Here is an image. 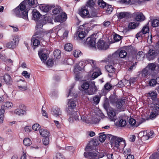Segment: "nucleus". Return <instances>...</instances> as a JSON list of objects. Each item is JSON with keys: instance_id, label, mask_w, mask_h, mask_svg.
Returning <instances> with one entry per match:
<instances>
[{"instance_id": "f257e3e1", "label": "nucleus", "mask_w": 159, "mask_h": 159, "mask_svg": "<svg viewBox=\"0 0 159 159\" xmlns=\"http://www.w3.org/2000/svg\"><path fill=\"white\" fill-rule=\"evenodd\" d=\"M26 0L22 2L18 7L13 10V11L16 16L27 20L28 11L26 10Z\"/></svg>"}, {"instance_id": "4be33fe9", "label": "nucleus", "mask_w": 159, "mask_h": 159, "mask_svg": "<svg viewBox=\"0 0 159 159\" xmlns=\"http://www.w3.org/2000/svg\"><path fill=\"white\" fill-rule=\"evenodd\" d=\"M108 114L111 121H114L115 120L116 112L115 110L113 109H111L108 112Z\"/></svg>"}, {"instance_id": "69168bd1", "label": "nucleus", "mask_w": 159, "mask_h": 159, "mask_svg": "<svg viewBox=\"0 0 159 159\" xmlns=\"http://www.w3.org/2000/svg\"><path fill=\"white\" fill-rule=\"evenodd\" d=\"M5 109V108H4V106H1L0 109V116L4 117Z\"/></svg>"}, {"instance_id": "8fccbe9b", "label": "nucleus", "mask_w": 159, "mask_h": 159, "mask_svg": "<svg viewBox=\"0 0 159 159\" xmlns=\"http://www.w3.org/2000/svg\"><path fill=\"white\" fill-rule=\"evenodd\" d=\"M138 25V24H136L134 22H131L129 24L128 27L129 28L131 29H134L136 28Z\"/></svg>"}, {"instance_id": "3c124183", "label": "nucleus", "mask_w": 159, "mask_h": 159, "mask_svg": "<svg viewBox=\"0 0 159 159\" xmlns=\"http://www.w3.org/2000/svg\"><path fill=\"white\" fill-rule=\"evenodd\" d=\"M90 86L89 83L87 82H85L81 85L82 88L84 90H87Z\"/></svg>"}, {"instance_id": "412c9836", "label": "nucleus", "mask_w": 159, "mask_h": 159, "mask_svg": "<svg viewBox=\"0 0 159 159\" xmlns=\"http://www.w3.org/2000/svg\"><path fill=\"white\" fill-rule=\"evenodd\" d=\"M89 14V11L86 7L81 8L80 11L79 12L80 15L83 18L88 17Z\"/></svg>"}, {"instance_id": "e433bc0d", "label": "nucleus", "mask_w": 159, "mask_h": 159, "mask_svg": "<svg viewBox=\"0 0 159 159\" xmlns=\"http://www.w3.org/2000/svg\"><path fill=\"white\" fill-rule=\"evenodd\" d=\"M100 98L98 96H94L92 100V102L95 104H98L100 101Z\"/></svg>"}, {"instance_id": "bf43d9fd", "label": "nucleus", "mask_w": 159, "mask_h": 159, "mask_svg": "<svg viewBox=\"0 0 159 159\" xmlns=\"http://www.w3.org/2000/svg\"><path fill=\"white\" fill-rule=\"evenodd\" d=\"M81 52L79 50H76L75 51H74L73 53V55L74 57H79L80 56H81Z\"/></svg>"}, {"instance_id": "2eb2a0df", "label": "nucleus", "mask_w": 159, "mask_h": 159, "mask_svg": "<svg viewBox=\"0 0 159 159\" xmlns=\"http://www.w3.org/2000/svg\"><path fill=\"white\" fill-rule=\"evenodd\" d=\"M52 113L56 117L61 118L62 112L60 109L57 107H53L52 109Z\"/></svg>"}, {"instance_id": "dca6fc26", "label": "nucleus", "mask_w": 159, "mask_h": 159, "mask_svg": "<svg viewBox=\"0 0 159 159\" xmlns=\"http://www.w3.org/2000/svg\"><path fill=\"white\" fill-rule=\"evenodd\" d=\"M96 143L95 142L93 141H90L86 146L85 148V151H90L95 150L96 149L97 146Z\"/></svg>"}, {"instance_id": "20e7f679", "label": "nucleus", "mask_w": 159, "mask_h": 159, "mask_svg": "<svg viewBox=\"0 0 159 159\" xmlns=\"http://www.w3.org/2000/svg\"><path fill=\"white\" fill-rule=\"evenodd\" d=\"M54 29H52L48 30L45 32H36L35 35L33 37L37 39L40 41H44L46 38L45 36L48 35L50 36V34L54 31Z\"/></svg>"}, {"instance_id": "7ed1b4c3", "label": "nucleus", "mask_w": 159, "mask_h": 159, "mask_svg": "<svg viewBox=\"0 0 159 159\" xmlns=\"http://www.w3.org/2000/svg\"><path fill=\"white\" fill-rule=\"evenodd\" d=\"M19 41V38L17 35L12 36L10 39V42L7 43L6 46L9 48L14 49L18 45Z\"/></svg>"}, {"instance_id": "2f4dec72", "label": "nucleus", "mask_w": 159, "mask_h": 159, "mask_svg": "<svg viewBox=\"0 0 159 159\" xmlns=\"http://www.w3.org/2000/svg\"><path fill=\"white\" fill-rule=\"evenodd\" d=\"M31 41L33 42V45L34 46L37 47L40 44L41 41L33 37Z\"/></svg>"}, {"instance_id": "6ab92c4d", "label": "nucleus", "mask_w": 159, "mask_h": 159, "mask_svg": "<svg viewBox=\"0 0 159 159\" xmlns=\"http://www.w3.org/2000/svg\"><path fill=\"white\" fill-rule=\"evenodd\" d=\"M149 29L148 26H144L141 32L138 33L136 35V38H138L140 36H142L143 34H145L149 32Z\"/></svg>"}, {"instance_id": "f03ea898", "label": "nucleus", "mask_w": 159, "mask_h": 159, "mask_svg": "<svg viewBox=\"0 0 159 159\" xmlns=\"http://www.w3.org/2000/svg\"><path fill=\"white\" fill-rule=\"evenodd\" d=\"M111 138L110 143L114 149H122L125 146V142L122 138L111 135Z\"/></svg>"}, {"instance_id": "4468645a", "label": "nucleus", "mask_w": 159, "mask_h": 159, "mask_svg": "<svg viewBox=\"0 0 159 159\" xmlns=\"http://www.w3.org/2000/svg\"><path fill=\"white\" fill-rule=\"evenodd\" d=\"M133 16L134 20L138 21L141 22L145 19V16L142 13L134 12L133 13Z\"/></svg>"}, {"instance_id": "aec40b11", "label": "nucleus", "mask_w": 159, "mask_h": 159, "mask_svg": "<svg viewBox=\"0 0 159 159\" xmlns=\"http://www.w3.org/2000/svg\"><path fill=\"white\" fill-rule=\"evenodd\" d=\"M86 93L88 95H90L94 94L97 90V88L95 84H93L90 86L87 89Z\"/></svg>"}, {"instance_id": "9d476101", "label": "nucleus", "mask_w": 159, "mask_h": 159, "mask_svg": "<svg viewBox=\"0 0 159 159\" xmlns=\"http://www.w3.org/2000/svg\"><path fill=\"white\" fill-rule=\"evenodd\" d=\"M96 62H95V64L92 66L93 71L94 72L91 76L93 79L97 78L98 76L102 74L100 69L96 66Z\"/></svg>"}, {"instance_id": "603ef678", "label": "nucleus", "mask_w": 159, "mask_h": 159, "mask_svg": "<svg viewBox=\"0 0 159 159\" xmlns=\"http://www.w3.org/2000/svg\"><path fill=\"white\" fill-rule=\"evenodd\" d=\"M98 6L104 8L106 6V3L102 0H98Z\"/></svg>"}, {"instance_id": "cd10ccee", "label": "nucleus", "mask_w": 159, "mask_h": 159, "mask_svg": "<svg viewBox=\"0 0 159 159\" xmlns=\"http://www.w3.org/2000/svg\"><path fill=\"white\" fill-rule=\"evenodd\" d=\"M40 135L43 137H47L49 135V133L46 129H42L39 130Z\"/></svg>"}, {"instance_id": "9b49d317", "label": "nucleus", "mask_w": 159, "mask_h": 159, "mask_svg": "<svg viewBox=\"0 0 159 159\" xmlns=\"http://www.w3.org/2000/svg\"><path fill=\"white\" fill-rule=\"evenodd\" d=\"M67 16L65 13L61 12L55 18L54 21L55 22H62L66 20Z\"/></svg>"}, {"instance_id": "f8f14e48", "label": "nucleus", "mask_w": 159, "mask_h": 159, "mask_svg": "<svg viewBox=\"0 0 159 159\" xmlns=\"http://www.w3.org/2000/svg\"><path fill=\"white\" fill-rule=\"evenodd\" d=\"M95 38L94 37V35L88 37L87 39V43L91 48L93 50H95L96 48L95 46Z\"/></svg>"}, {"instance_id": "338daca9", "label": "nucleus", "mask_w": 159, "mask_h": 159, "mask_svg": "<svg viewBox=\"0 0 159 159\" xmlns=\"http://www.w3.org/2000/svg\"><path fill=\"white\" fill-rule=\"evenodd\" d=\"M113 10V8L111 5H108L107 6V12L109 14L111 13V12Z\"/></svg>"}, {"instance_id": "de8ad7c7", "label": "nucleus", "mask_w": 159, "mask_h": 159, "mask_svg": "<svg viewBox=\"0 0 159 159\" xmlns=\"http://www.w3.org/2000/svg\"><path fill=\"white\" fill-rule=\"evenodd\" d=\"M129 124L131 126L137 127L138 125L136 124V120L133 118H130L129 120Z\"/></svg>"}, {"instance_id": "7c9ffc66", "label": "nucleus", "mask_w": 159, "mask_h": 159, "mask_svg": "<svg viewBox=\"0 0 159 159\" xmlns=\"http://www.w3.org/2000/svg\"><path fill=\"white\" fill-rule=\"evenodd\" d=\"M144 57V54L142 51H139L136 55V58L139 61L142 60Z\"/></svg>"}, {"instance_id": "c03bdc74", "label": "nucleus", "mask_w": 159, "mask_h": 159, "mask_svg": "<svg viewBox=\"0 0 159 159\" xmlns=\"http://www.w3.org/2000/svg\"><path fill=\"white\" fill-rule=\"evenodd\" d=\"M148 53L150 56H155L157 54V51L153 49H149Z\"/></svg>"}, {"instance_id": "37998d69", "label": "nucleus", "mask_w": 159, "mask_h": 159, "mask_svg": "<svg viewBox=\"0 0 159 159\" xmlns=\"http://www.w3.org/2000/svg\"><path fill=\"white\" fill-rule=\"evenodd\" d=\"M110 102L113 104L116 103L118 100L117 98L115 95H111L109 98Z\"/></svg>"}, {"instance_id": "ddd939ff", "label": "nucleus", "mask_w": 159, "mask_h": 159, "mask_svg": "<svg viewBox=\"0 0 159 159\" xmlns=\"http://www.w3.org/2000/svg\"><path fill=\"white\" fill-rule=\"evenodd\" d=\"M68 105V110L67 111L68 113L70 114L71 111H74L73 109L76 106L75 102L73 99H69Z\"/></svg>"}, {"instance_id": "4c0bfd02", "label": "nucleus", "mask_w": 159, "mask_h": 159, "mask_svg": "<svg viewBox=\"0 0 159 159\" xmlns=\"http://www.w3.org/2000/svg\"><path fill=\"white\" fill-rule=\"evenodd\" d=\"M149 86L151 87H154L157 84V81L155 78H152L148 81Z\"/></svg>"}, {"instance_id": "b1692460", "label": "nucleus", "mask_w": 159, "mask_h": 159, "mask_svg": "<svg viewBox=\"0 0 159 159\" xmlns=\"http://www.w3.org/2000/svg\"><path fill=\"white\" fill-rule=\"evenodd\" d=\"M26 110L17 108L15 110L14 113L19 116H23L26 114Z\"/></svg>"}, {"instance_id": "473e14b6", "label": "nucleus", "mask_w": 159, "mask_h": 159, "mask_svg": "<svg viewBox=\"0 0 159 159\" xmlns=\"http://www.w3.org/2000/svg\"><path fill=\"white\" fill-rule=\"evenodd\" d=\"M118 51L113 53L111 56H110V59L112 61H114L115 60H118L119 58Z\"/></svg>"}, {"instance_id": "774afa93", "label": "nucleus", "mask_w": 159, "mask_h": 159, "mask_svg": "<svg viewBox=\"0 0 159 159\" xmlns=\"http://www.w3.org/2000/svg\"><path fill=\"white\" fill-rule=\"evenodd\" d=\"M85 36V33L83 31L80 32L78 35L79 37L81 39H83Z\"/></svg>"}, {"instance_id": "a211bd4d", "label": "nucleus", "mask_w": 159, "mask_h": 159, "mask_svg": "<svg viewBox=\"0 0 159 159\" xmlns=\"http://www.w3.org/2000/svg\"><path fill=\"white\" fill-rule=\"evenodd\" d=\"M5 82L8 85L11 84L12 83V80L10 75L8 74H5L2 77Z\"/></svg>"}, {"instance_id": "a18cd8bd", "label": "nucleus", "mask_w": 159, "mask_h": 159, "mask_svg": "<svg viewBox=\"0 0 159 159\" xmlns=\"http://www.w3.org/2000/svg\"><path fill=\"white\" fill-rule=\"evenodd\" d=\"M96 0H89L87 2V6L89 7H92L95 4Z\"/></svg>"}, {"instance_id": "1a4fd4ad", "label": "nucleus", "mask_w": 159, "mask_h": 159, "mask_svg": "<svg viewBox=\"0 0 159 159\" xmlns=\"http://www.w3.org/2000/svg\"><path fill=\"white\" fill-rule=\"evenodd\" d=\"M98 48L100 50H105L109 48L108 44L104 40L100 39L97 43Z\"/></svg>"}, {"instance_id": "c85d7f7f", "label": "nucleus", "mask_w": 159, "mask_h": 159, "mask_svg": "<svg viewBox=\"0 0 159 159\" xmlns=\"http://www.w3.org/2000/svg\"><path fill=\"white\" fill-rule=\"evenodd\" d=\"M42 52L41 51H39L38 55L41 61L44 62L46 60L48 57L46 54L42 53Z\"/></svg>"}, {"instance_id": "f3484780", "label": "nucleus", "mask_w": 159, "mask_h": 159, "mask_svg": "<svg viewBox=\"0 0 159 159\" xmlns=\"http://www.w3.org/2000/svg\"><path fill=\"white\" fill-rule=\"evenodd\" d=\"M95 61L91 59H87L86 60H84L80 62V65L81 67H84L87 64L89 63L91 64L92 66L93 65L95 64Z\"/></svg>"}, {"instance_id": "e2e57ef3", "label": "nucleus", "mask_w": 159, "mask_h": 159, "mask_svg": "<svg viewBox=\"0 0 159 159\" xmlns=\"http://www.w3.org/2000/svg\"><path fill=\"white\" fill-rule=\"evenodd\" d=\"M126 122L125 120L121 119L119 121V125L120 126L124 127L126 125Z\"/></svg>"}, {"instance_id": "0eeeda50", "label": "nucleus", "mask_w": 159, "mask_h": 159, "mask_svg": "<svg viewBox=\"0 0 159 159\" xmlns=\"http://www.w3.org/2000/svg\"><path fill=\"white\" fill-rule=\"evenodd\" d=\"M152 111L150 116L151 118H155L159 114V102L157 101L156 103L152 106Z\"/></svg>"}, {"instance_id": "f704fd0d", "label": "nucleus", "mask_w": 159, "mask_h": 159, "mask_svg": "<svg viewBox=\"0 0 159 159\" xmlns=\"http://www.w3.org/2000/svg\"><path fill=\"white\" fill-rule=\"evenodd\" d=\"M157 95V93L156 91H151L149 92L148 94V96L154 100L156 98Z\"/></svg>"}, {"instance_id": "c756f323", "label": "nucleus", "mask_w": 159, "mask_h": 159, "mask_svg": "<svg viewBox=\"0 0 159 159\" xmlns=\"http://www.w3.org/2000/svg\"><path fill=\"white\" fill-rule=\"evenodd\" d=\"M61 12H62V10L61 7L59 6L55 7L52 10V12L55 15H57V14H59Z\"/></svg>"}, {"instance_id": "c9c22d12", "label": "nucleus", "mask_w": 159, "mask_h": 159, "mask_svg": "<svg viewBox=\"0 0 159 159\" xmlns=\"http://www.w3.org/2000/svg\"><path fill=\"white\" fill-rule=\"evenodd\" d=\"M39 8L41 11L44 12H48L50 9V7L48 6L45 5H41Z\"/></svg>"}, {"instance_id": "58836bf2", "label": "nucleus", "mask_w": 159, "mask_h": 159, "mask_svg": "<svg viewBox=\"0 0 159 159\" xmlns=\"http://www.w3.org/2000/svg\"><path fill=\"white\" fill-rule=\"evenodd\" d=\"M157 66L156 64L155 63H151L148 64L147 67L151 70L153 71Z\"/></svg>"}, {"instance_id": "a878e982", "label": "nucleus", "mask_w": 159, "mask_h": 159, "mask_svg": "<svg viewBox=\"0 0 159 159\" xmlns=\"http://www.w3.org/2000/svg\"><path fill=\"white\" fill-rule=\"evenodd\" d=\"M125 102V99H119L117 100L116 102V106L118 109H121L124 105Z\"/></svg>"}, {"instance_id": "bb28decb", "label": "nucleus", "mask_w": 159, "mask_h": 159, "mask_svg": "<svg viewBox=\"0 0 159 159\" xmlns=\"http://www.w3.org/2000/svg\"><path fill=\"white\" fill-rule=\"evenodd\" d=\"M33 19L37 20L39 19L41 16L40 13L36 9H34L33 11Z\"/></svg>"}, {"instance_id": "6e6d98bb", "label": "nucleus", "mask_w": 159, "mask_h": 159, "mask_svg": "<svg viewBox=\"0 0 159 159\" xmlns=\"http://www.w3.org/2000/svg\"><path fill=\"white\" fill-rule=\"evenodd\" d=\"M142 2L140 0H131L130 4L138 5L141 4Z\"/></svg>"}, {"instance_id": "79ce46f5", "label": "nucleus", "mask_w": 159, "mask_h": 159, "mask_svg": "<svg viewBox=\"0 0 159 159\" xmlns=\"http://www.w3.org/2000/svg\"><path fill=\"white\" fill-rule=\"evenodd\" d=\"M31 143V140L29 138H25L23 140V143L26 146H29Z\"/></svg>"}, {"instance_id": "4d7b16f0", "label": "nucleus", "mask_w": 159, "mask_h": 159, "mask_svg": "<svg viewBox=\"0 0 159 159\" xmlns=\"http://www.w3.org/2000/svg\"><path fill=\"white\" fill-rule=\"evenodd\" d=\"M22 75L26 78H29L30 76V73L28 72L27 71H24L22 73Z\"/></svg>"}, {"instance_id": "423d86ee", "label": "nucleus", "mask_w": 159, "mask_h": 159, "mask_svg": "<svg viewBox=\"0 0 159 159\" xmlns=\"http://www.w3.org/2000/svg\"><path fill=\"white\" fill-rule=\"evenodd\" d=\"M84 155L85 157L88 158L96 159L102 158L104 156L102 155L101 156L99 155V152L96 151L89 152H84Z\"/></svg>"}, {"instance_id": "5701e85b", "label": "nucleus", "mask_w": 159, "mask_h": 159, "mask_svg": "<svg viewBox=\"0 0 159 159\" xmlns=\"http://www.w3.org/2000/svg\"><path fill=\"white\" fill-rule=\"evenodd\" d=\"M130 14L126 12H121L116 13V15L118 19H122L125 18H128Z\"/></svg>"}, {"instance_id": "864d4df0", "label": "nucleus", "mask_w": 159, "mask_h": 159, "mask_svg": "<svg viewBox=\"0 0 159 159\" xmlns=\"http://www.w3.org/2000/svg\"><path fill=\"white\" fill-rule=\"evenodd\" d=\"M152 25L153 27H156L159 25V20L157 19L153 20L152 22Z\"/></svg>"}, {"instance_id": "09e8293b", "label": "nucleus", "mask_w": 159, "mask_h": 159, "mask_svg": "<svg viewBox=\"0 0 159 159\" xmlns=\"http://www.w3.org/2000/svg\"><path fill=\"white\" fill-rule=\"evenodd\" d=\"M106 139V135L103 133L101 134L100 135L99 137V140L101 142H104Z\"/></svg>"}, {"instance_id": "393cba45", "label": "nucleus", "mask_w": 159, "mask_h": 159, "mask_svg": "<svg viewBox=\"0 0 159 159\" xmlns=\"http://www.w3.org/2000/svg\"><path fill=\"white\" fill-rule=\"evenodd\" d=\"M26 83L23 81H19L18 83V88L20 90L24 91L27 89V87L25 86Z\"/></svg>"}, {"instance_id": "052dcab7", "label": "nucleus", "mask_w": 159, "mask_h": 159, "mask_svg": "<svg viewBox=\"0 0 159 159\" xmlns=\"http://www.w3.org/2000/svg\"><path fill=\"white\" fill-rule=\"evenodd\" d=\"M148 68L146 67L142 71V75L143 76L145 77L148 75Z\"/></svg>"}, {"instance_id": "ea45409f", "label": "nucleus", "mask_w": 159, "mask_h": 159, "mask_svg": "<svg viewBox=\"0 0 159 159\" xmlns=\"http://www.w3.org/2000/svg\"><path fill=\"white\" fill-rule=\"evenodd\" d=\"M61 52L58 49H56L54 51V56L56 58H59L61 57Z\"/></svg>"}, {"instance_id": "39448f33", "label": "nucleus", "mask_w": 159, "mask_h": 159, "mask_svg": "<svg viewBox=\"0 0 159 159\" xmlns=\"http://www.w3.org/2000/svg\"><path fill=\"white\" fill-rule=\"evenodd\" d=\"M134 51V48L131 46L126 47L123 49L118 50L119 57L125 58L127 53H132Z\"/></svg>"}, {"instance_id": "72a5a7b5", "label": "nucleus", "mask_w": 159, "mask_h": 159, "mask_svg": "<svg viewBox=\"0 0 159 159\" xmlns=\"http://www.w3.org/2000/svg\"><path fill=\"white\" fill-rule=\"evenodd\" d=\"M106 68L107 72L110 73H113L115 71V68L112 65H108L106 66Z\"/></svg>"}, {"instance_id": "5fc2aeb1", "label": "nucleus", "mask_w": 159, "mask_h": 159, "mask_svg": "<svg viewBox=\"0 0 159 159\" xmlns=\"http://www.w3.org/2000/svg\"><path fill=\"white\" fill-rule=\"evenodd\" d=\"M40 128V126L38 124H34L32 126V129L35 131L39 130Z\"/></svg>"}, {"instance_id": "6e6552de", "label": "nucleus", "mask_w": 159, "mask_h": 159, "mask_svg": "<svg viewBox=\"0 0 159 159\" xmlns=\"http://www.w3.org/2000/svg\"><path fill=\"white\" fill-rule=\"evenodd\" d=\"M69 115V118L68 119V120L70 122H73L74 120H80V118H79L80 114L77 111H71V113H68Z\"/></svg>"}, {"instance_id": "680f3d73", "label": "nucleus", "mask_w": 159, "mask_h": 159, "mask_svg": "<svg viewBox=\"0 0 159 159\" xmlns=\"http://www.w3.org/2000/svg\"><path fill=\"white\" fill-rule=\"evenodd\" d=\"M113 38L114 39L116 42L119 41L121 39V36L117 34L114 35Z\"/></svg>"}, {"instance_id": "a19ab883", "label": "nucleus", "mask_w": 159, "mask_h": 159, "mask_svg": "<svg viewBox=\"0 0 159 159\" xmlns=\"http://www.w3.org/2000/svg\"><path fill=\"white\" fill-rule=\"evenodd\" d=\"M73 45L72 44L69 43L65 44L64 46L65 50L67 51H70L72 50Z\"/></svg>"}, {"instance_id": "13d9d810", "label": "nucleus", "mask_w": 159, "mask_h": 159, "mask_svg": "<svg viewBox=\"0 0 159 159\" xmlns=\"http://www.w3.org/2000/svg\"><path fill=\"white\" fill-rule=\"evenodd\" d=\"M149 159H159V153L153 154L150 157Z\"/></svg>"}, {"instance_id": "49530a36", "label": "nucleus", "mask_w": 159, "mask_h": 159, "mask_svg": "<svg viewBox=\"0 0 159 159\" xmlns=\"http://www.w3.org/2000/svg\"><path fill=\"white\" fill-rule=\"evenodd\" d=\"M2 106H4V108H11L13 106L12 103L10 102H6L4 105H2Z\"/></svg>"}, {"instance_id": "0e129e2a", "label": "nucleus", "mask_w": 159, "mask_h": 159, "mask_svg": "<svg viewBox=\"0 0 159 159\" xmlns=\"http://www.w3.org/2000/svg\"><path fill=\"white\" fill-rule=\"evenodd\" d=\"M49 138L48 137H45L43 140V143L45 145H47L49 143Z\"/></svg>"}]
</instances>
